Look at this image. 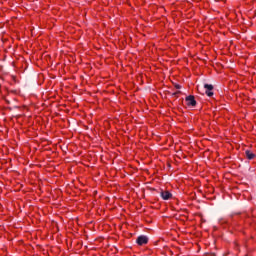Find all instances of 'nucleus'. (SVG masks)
I'll use <instances>...</instances> for the list:
<instances>
[{
	"instance_id": "1",
	"label": "nucleus",
	"mask_w": 256,
	"mask_h": 256,
	"mask_svg": "<svg viewBox=\"0 0 256 256\" xmlns=\"http://www.w3.org/2000/svg\"><path fill=\"white\" fill-rule=\"evenodd\" d=\"M136 243L138 245H147V243H149V238L145 235L138 236Z\"/></svg>"
},
{
	"instance_id": "2",
	"label": "nucleus",
	"mask_w": 256,
	"mask_h": 256,
	"mask_svg": "<svg viewBox=\"0 0 256 256\" xmlns=\"http://www.w3.org/2000/svg\"><path fill=\"white\" fill-rule=\"evenodd\" d=\"M186 103L189 107H195L197 105V101L195 100V96L190 95L186 97Z\"/></svg>"
},
{
	"instance_id": "3",
	"label": "nucleus",
	"mask_w": 256,
	"mask_h": 256,
	"mask_svg": "<svg viewBox=\"0 0 256 256\" xmlns=\"http://www.w3.org/2000/svg\"><path fill=\"white\" fill-rule=\"evenodd\" d=\"M204 89H206L205 93L208 97H213V85L212 84H204Z\"/></svg>"
},
{
	"instance_id": "4",
	"label": "nucleus",
	"mask_w": 256,
	"mask_h": 256,
	"mask_svg": "<svg viewBox=\"0 0 256 256\" xmlns=\"http://www.w3.org/2000/svg\"><path fill=\"white\" fill-rule=\"evenodd\" d=\"M161 197H162V199H164V201H169V199H171L173 197V194H171V192H169V191H162Z\"/></svg>"
},
{
	"instance_id": "5",
	"label": "nucleus",
	"mask_w": 256,
	"mask_h": 256,
	"mask_svg": "<svg viewBox=\"0 0 256 256\" xmlns=\"http://www.w3.org/2000/svg\"><path fill=\"white\" fill-rule=\"evenodd\" d=\"M245 155H246L247 159H249L250 161L253 160V158L255 157V153H253L250 150H246Z\"/></svg>"
},
{
	"instance_id": "6",
	"label": "nucleus",
	"mask_w": 256,
	"mask_h": 256,
	"mask_svg": "<svg viewBox=\"0 0 256 256\" xmlns=\"http://www.w3.org/2000/svg\"><path fill=\"white\" fill-rule=\"evenodd\" d=\"M179 93H181V91H177V92L172 93V97H177V95H179Z\"/></svg>"
},
{
	"instance_id": "7",
	"label": "nucleus",
	"mask_w": 256,
	"mask_h": 256,
	"mask_svg": "<svg viewBox=\"0 0 256 256\" xmlns=\"http://www.w3.org/2000/svg\"><path fill=\"white\" fill-rule=\"evenodd\" d=\"M175 89H181V85L175 84Z\"/></svg>"
}]
</instances>
